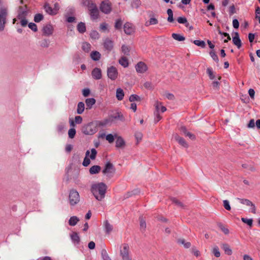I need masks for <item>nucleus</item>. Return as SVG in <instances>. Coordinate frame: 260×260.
Listing matches in <instances>:
<instances>
[{
  "mask_svg": "<svg viewBox=\"0 0 260 260\" xmlns=\"http://www.w3.org/2000/svg\"><path fill=\"white\" fill-rule=\"evenodd\" d=\"M82 121V118L80 116H77L75 118V122L76 123L80 124Z\"/></svg>",
  "mask_w": 260,
  "mask_h": 260,
  "instance_id": "obj_64",
  "label": "nucleus"
},
{
  "mask_svg": "<svg viewBox=\"0 0 260 260\" xmlns=\"http://www.w3.org/2000/svg\"><path fill=\"white\" fill-rule=\"evenodd\" d=\"M100 29L103 31H105L107 30L108 28V24L106 23H102L100 24Z\"/></svg>",
  "mask_w": 260,
  "mask_h": 260,
  "instance_id": "obj_62",
  "label": "nucleus"
},
{
  "mask_svg": "<svg viewBox=\"0 0 260 260\" xmlns=\"http://www.w3.org/2000/svg\"><path fill=\"white\" fill-rule=\"evenodd\" d=\"M66 128L64 123H61L57 126V131L58 133H62Z\"/></svg>",
  "mask_w": 260,
  "mask_h": 260,
  "instance_id": "obj_45",
  "label": "nucleus"
},
{
  "mask_svg": "<svg viewBox=\"0 0 260 260\" xmlns=\"http://www.w3.org/2000/svg\"><path fill=\"white\" fill-rule=\"evenodd\" d=\"M91 75H92V77L96 80H99V79H101V78H102L101 70L98 68H94L91 72Z\"/></svg>",
  "mask_w": 260,
  "mask_h": 260,
  "instance_id": "obj_17",
  "label": "nucleus"
},
{
  "mask_svg": "<svg viewBox=\"0 0 260 260\" xmlns=\"http://www.w3.org/2000/svg\"><path fill=\"white\" fill-rule=\"evenodd\" d=\"M90 37L92 39H98L99 38L100 35L98 31L93 30L91 32Z\"/></svg>",
  "mask_w": 260,
  "mask_h": 260,
  "instance_id": "obj_52",
  "label": "nucleus"
},
{
  "mask_svg": "<svg viewBox=\"0 0 260 260\" xmlns=\"http://www.w3.org/2000/svg\"><path fill=\"white\" fill-rule=\"evenodd\" d=\"M174 138L182 146L187 148L188 145L185 140L182 137H180L178 134H175L174 135Z\"/></svg>",
  "mask_w": 260,
  "mask_h": 260,
  "instance_id": "obj_16",
  "label": "nucleus"
},
{
  "mask_svg": "<svg viewBox=\"0 0 260 260\" xmlns=\"http://www.w3.org/2000/svg\"><path fill=\"white\" fill-rule=\"evenodd\" d=\"M223 206L225 209L230 211L231 209L229 202L228 200H224L223 202Z\"/></svg>",
  "mask_w": 260,
  "mask_h": 260,
  "instance_id": "obj_58",
  "label": "nucleus"
},
{
  "mask_svg": "<svg viewBox=\"0 0 260 260\" xmlns=\"http://www.w3.org/2000/svg\"><path fill=\"white\" fill-rule=\"evenodd\" d=\"M71 238L75 243H78L80 241V238L77 233H73L71 235Z\"/></svg>",
  "mask_w": 260,
  "mask_h": 260,
  "instance_id": "obj_33",
  "label": "nucleus"
},
{
  "mask_svg": "<svg viewBox=\"0 0 260 260\" xmlns=\"http://www.w3.org/2000/svg\"><path fill=\"white\" fill-rule=\"evenodd\" d=\"M91 58L94 60H99L101 57V54L96 51H92L90 54Z\"/></svg>",
  "mask_w": 260,
  "mask_h": 260,
  "instance_id": "obj_28",
  "label": "nucleus"
},
{
  "mask_svg": "<svg viewBox=\"0 0 260 260\" xmlns=\"http://www.w3.org/2000/svg\"><path fill=\"white\" fill-rule=\"evenodd\" d=\"M242 221L245 223L247 224L248 225L251 226L252 224V219H247L245 218H241Z\"/></svg>",
  "mask_w": 260,
  "mask_h": 260,
  "instance_id": "obj_53",
  "label": "nucleus"
},
{
  "mask_svg": "<svg viewBox=\"0 0 260 260\" xmlns=\"http://www.w3.org/2000/svg\"><path fill=\"white\" fill-rule=\"evenodd\" d=\"M143 137V135L141 132H137L135 134V137L137 141H140L142 140Z\"/></svg>",
  "mask_w": 260,
  "mask_h": 260,
  "instance_id": "obj_61",
  "label": "nucleus"
},
{
  "mask_svg": "<svg viewBox=\"0 0 260 260\" xmlns=\"http://www.w3.org/2000/svg\"><path fill=\"white\" fill-rule=\"evenodd\" d=\"M233 42L235 45H236L238 49H240L241 47V41L240 39L239 34L235 32V36L233 37Z\"/></svg>",
  "mask_w": 260,
  "mask_h": 260,
  "instance_id": "obj_18",
  "label": "nucleus"
},
{
  "mask_svg": "<svg viewBox=\"0 0 260 260\" xmlns=\"http://www.w3.org/2000/svg\"><path fill=\"white\" fill-rule=\"evenodd\" d=\"M77 29L80 33H83L86 31L85 24L83 22H80L77 26Z\"/></svg>",
  "mask_w": 260,
  "mask_h": 260,
  "instance_id": "obj_34",
  "label": "nucleus"
},
{
  "mask_svg": "<svg viewBox=\"0 0 260 260\" xmlns=\"http://www.w3.org/2000/svg\"><path fill=\"white\" fill-rule=\"evenodd\" d=\"M91 45L89 43L84 42L82 45V49L85 52H88L90 50Z\"/></svg>",
  "mask_w": 260,
  "mask_h": 260,
  "instance_id": "obj_35",
  "label": "nucleus"
},
{
  "mask_svg": "<svg viewBox=\"0 0 260 260\" xmlns=\"http://www.w3.org/2000/svg\"><path fill=\"white\" fill-rule=\"evenodd\" d=\"M238 199L240 200V203L242 204H244V205H246L248 206L252 205V203L249 200L244 199Z\"/></svg>",
  "mask_w": 260,
  "mask_h": 260,
  "instance_id": "obj_46",
  "label": "nucleus"
},
{
  "mask_svg": "<svg viewBox=\"0 0 260 260\" xmlns=\"http://www.w3.org/2000/svg\"><path fill=\"white\" fill-rule=\"evenodd\" d=\"M81 3L83 6L87 7L88 9L96 5L92 0H82Z\"/></svg>",
  "mask_w": 260,
  "mask_h": 260,
  "instance_id": "obj_22",
  "label": "nucleus"
},
{
  "mask_svg": "<svg viewBox=\"0 0 260 260\" xmlns=\"http://www.w3.org/2000/svg\"><path fill=\"white\" fill-rule=\"evenodd\" d=\"M46 12L50 15L56 14V9L52 8L49 5L46 4L44 6Z\"/></svg>",
  "mask_w": 260,
  "mask_h": 260,
  "instance_id": "obj_20",
  "label": "nucleus"
},
{
  "mask_svg": "<svg viewBox=\"0 0 260 260\" xmlns=\"http://www.w3.org/2000/svg\"><path fill=\"white\" fill-rule=\"evenodd\" d=\"M68 135L69 138L73 139L76 135V130L75 128H71L69 130Z\"/></svg>",
  "mask_w": 260,
  "mask_h": 260,
  "instance_id": "obj_51",
  "label": "nucleus"
},
{
  "mask_svg": "<svg viewBox=\"0 0 260 260\" xmlns=\"http://www.w3.org/2000/svg\"><path fill=\"white\" fill-rule=\"evenodd\" d=\"M115 119H120V120H123V116L122 114L120 113H117L116 115L112 117Z\"/></svg>",
  "mask_w": 260,
  "mask_h": 260,
  "instance_id": "obj_60",
  "label": "nucleus"
},
{
  "mask_svg": "<svg viewBox=\"0 0 260 260\" xmlns=\"http://www.w3.org/2000/svg\"><path fill=\"white\" fill-rule=\"evenodd\" d=\"M154 115H155V122H157L161 119V116L159 115V112L156 111H154Z\"/></svg>",
  "mask_w": 260,
  "mask_h": 260,
  "instance_id": "obj_59",
  "label": "nucleus"
},
{
  "mask_svg": "<svg viewBox=\"0 0 260 260\" xmlns=\"http://www.w3.org/2000/svg\"><path fill=\"white\" fill-rule=\"evenodd\" d=\"M135 69L137 73L143 74L148 70V67L145 62L139 61L136 64Z\"/></svg>",
  "mask_w": 260,
  "mask_h": 260,
  "instance_id": "obj_12",
  "label": "nucleus"
},
{
  "mask_svg": "<svg viewBox=\"0 0 260 260\" xmlns=\"http://www.w3.org/2000/svg\"><path fill=\"white\" fill-rule=\"evenodd\" d=\"M119 63L124 68L127 67L129 64L127 58L124 56L121 57L119 59Z\"/></svg>",
  "mask_w": 260,
  "mask_h": 260,
  "instance_id": "obj_26",
  "label": "nucleus"
},
{
  "mask_svg": "<svg viewBox=\"0 0 260 260\" xmlns=\"http://www.w3.org/2000/svg\"><path fill=\"white\" fill-rule=\"evenodd\" d=\"M89 154L90 151L89 150L86 151L85 153V157L82 163L83 165L85 167L88 166L90 163V159L88 157V156H89L90 159L92 160L94 159L96 156L97 151L94 148H92L91 150V154L90 155Z\"/></svg>",
  "mask_w": 260,
  "mask_h": 260,
  "instance_id": "obj_7",
  "label": "nucleus"
},
{
  "mask_svg": "<svg viewBox=\"0 0 260 260\" xmlns=\"http://www.w3.org/2000/svg\"><path fill=\"white\" fill-rule=\"evenodd\" d=\"M210 55L214 61H215L216 62L218 61V56L214 51L212 50L210 51Z\"/></svg>",
  "mask_w": 260,
  "mask_h": 260,
  "instance_id": "obj_54",
  "label": "nucleus"
},
{
  "mask_svg": "<svg viewBox=\"0 0 260 260\" xmlns=\"http://www.w3.org/2000/svg\"><path fill=\"white\" fill-rule=\"evenodd\" d=\"M129 100L131 102L134 101H140L141 98L136 94H132L129 96Z\"/></svg>",
  "mask_w": 260,
  "mask_h": 260,
  "instance_id": "obj_42",
  "label": "nucleus"
},
{
  "mask_svg": "<svg viewBox=\"0 0 260 260\" xmlns=\"http://www.w3.org/2000/svg\"><path fill=\"white\" fill-rule=\"evenodd\" d=\"M158 20L155 18H150L149 20L147 22H146L145 25L146 26H148L151 25H155L158 23Z\"/></svg>",
  "mask_w": 260,
  "mask_h": 260,
  "instance_id": "obj_30",
  "label": "nucleus"
},
{
  "mask_svg": "<svg viewBox=\"0 0 260 260\" xmlns=\"http://www.w3.org/2000/svg\"><path fill=\"white\" fill-rule=\"evenodd\" d=\"M85 108L84 104L83 102H79L77 106V112L79 114H82Z\"/></svg>",
  "mask_w": 260,
  "mask_h": 260,
  "instance_id": "obj_29",
  "label": "nucleus"
},
{
  "mask_svg": "<svg viewBox=\"0 0 260 260\" xmlns=\"http://www.w3.org/2000/svg\"><path fill=\"white\" fill-rule=\"evenodd\" d=\"M207 72L210 79L212 80L215 78V76L214 75L213 72L211 69L208 68L207 70Z\"/></svg>",
  "mask_w": 260,
  "mask_h": 260,
  "instance_id": "obj_57",
  "label": "nucleus"
},
{
  "mask_svg": "<svg viewBox=\"0 0 260 260\" xmlns=\"http://www.w3.org/2000/svg\"><path fill=\"white\" fill-rule=\"evenodd\" d=\"M141 4L140 0H133L132 3V7L133 8H138Z\"/></svg>",
  "mask_w": 260,
  "mask_h": 260,
  "instance_id": "obj_39",
  "label": "nucleus"
},
{
  "mask_svg": "<svg viewBox=\"0 0 260 260\" xmlns=\"http://www.w3.org/2000/svg\"><path fill=\"white\" fill-rule=\"evenodd\" d=\"M120 255L122 260H132L130 256L129 247L127 244L123 243L120 246Z\"/></svg>",
  "mask_w": 260,
  "mask_h": 260,
  "instance_id": "obj_2",
  "label": "nucleus"
},
{
  "mask_svg": "<svg viewBox=\"0 0 260 260\" xmlns=\"http://www.w3.org/2000/svg\"><path fill=\"white\" fill-rule=\"evenodd\" d=\"M221 248L224 250V252L229 255H231L232 254V250L231 249L230 246L226 243H223L221 245Z\"/></svg>",
  "mask_w": 260,
  "mask_h": 260,
  "instance_id": "obj_21",
  "label": "nucleus"
},
{
  "mask_svg": "<svg viewBox=\"0 0 260 260\" xmlns=\"http://www.w3.org/2000/svg\"><path fill=\"white\" fill-rule=\"evenodd\" d=\"M102 256L103 260H111L110 257L109 256L106 250L103 249L102 251Z\"/></svg>",
  "mask_w": 260,
  "mask_h": 260,
  "instance_id": "obj_44",
  "label": "nucleus"
},
{
  "mask_svg": "<svg viewBox=\"0 0 260 260\" xmlns=\"http://www.w3.org/2000/svg\"><path fill=\"white\" fill-rule=\"evenodd\" d=\"M101 168L98 165L93 166L89 169V173L90 174H98L101 171Z\"/></svg>",
  "mask_w": 260,
  "mask_h": 260,
  "instance_id": "obj_23",
  "label": "nucleus"
},
{
  "mask_svg": "<svg viewBox=\"0 0 260 260\" xmlns=\"http://www.w3.org/2000/svg\"><path fill=\"white\" fill-rule=\"evenodd\" d=\"M53 27L50 24H46L43 27V33L45 36H50L53 34Z\"/></svg>",
  "mask_w": 260,
  "mask_h": 260,
  "instance_id": "obj_14",
  "label": "nucleus"
},
{
  "mask_svg": "<svg viewBox=\"0 0 260 260\" xmlns=\"http://www.w3.org/2000/svg\"><path fill=\"white\" fill-rule=\"evenodd\" d=\"M167 14L168 15V21L169 22H172L174 21L173 19V11L171 9H169L167 10Z\"/></svg>",
  "mask_w": 260,
  "mask_h": 260,
  "instance_id": "obj_37",
  "label": "nucleus"
},
{
  "mask_svg": "<svg viewBox=\"0 0 260 260\" xmlns=\"http://www.w3.org/2000/svg\"><path fill=\"white\" fill-rule=\"evenodd\" d=\"M98 131L97 125L94 122H90L84 125L82 129V132L86 135H92Z\"/></svg>",
  "mask_w": 260,
  "mask_h": 260,
  "instance_id": "obj_5",
  "label": "nucleus"
},
{
  "mask_svg": "<svg viewBox=\"0 0 260 260\" xmlns=\"http://www.w3.org/2000/svg\"><path fill=\"white\" fill-rule=\"evenodd\" d=\"M212 253L216 257H219L220 256V253L219 248L217 246H214L212 249Z\"/></svg>",
  "mask_w": 260,
  "mask_h": 260,
  "instance_id": "obj_41",
  "label": "nucleus"
},
{
  "mask_svg": "<svg viewBox=\"0 0 260 260\" xmlns=\"http://www.w3.org/2000/svg\"><path fill=\"white\" fill-rule=\"evenodd\" d=\"M146 228V223L143 219H140V229L142 232H144Z\"/></svg>",
  "mask_w": 260,
  "mask_h": 260,
  "instance_id": "obj_49",
  "label": "nucleus"
},
{
  "mask_svg": "<svg viewBox=\"0 0 260 260\" xmlns=\"http://www.w3.org/2000/svg\"><path fill=\"white\" fill-rule=\"evenodd\" d=\"M7 9L6 8H0V30L4 29L6 23L7 16Z\"/></svg>",
  "mask_w": 260,
  "mask_h": 260,
  "instance_id": "obj_9",
  "label": "nucleus"
},
{
  "mask_svg": "<svg viewBox=\"0 0 260 260\" xmlns=\"http://www.w3.org/2000/svg\"><path fill=\"white\" fill-rule=\"evenodd\" d=\"M154 107L155 108V111L159 112V110L161 111V112H165L167 110V108L162 105V103L160 102L156 101L154 104Z\"/></svg>",
  "mask_w": 260,
  "mask_h": 260,
  "instance_id": "obj_19",
  "label": "nucleus"
},
{
  "mask_svg": "<svg viewBox=\"0 0 260 260\" xmlns=\"http://www.w3.org/2000/svg\"><path fill=\"white\" fill-rule=\"evenodd\" d=\"M106 139L110 143H112L114 141V136L112 134H108L106 136Z\"/></svg>",
  "mask_w": 260,
  "mask_h": 260,
  "instance_id": "obj_56",
  "label": "nucleus"
},
{
  "mask_svg": "<svg viewBox=\"0 0 260 260\" xmlns=\"http://www.w3.org/2000/svg\"><path fill=\"white\" fill-rule=\"evenodd\" d=\"M87 109H91L92 106L95 103V100L93 98L87 99L85 100Z\"/></svg>",
  "mask_w": 260,
  "mask_h": 260,
  "instance_id": "obj_25",
  "label": "nucleus"
},
{
  "mask_svg": "<svg viewBox=\"0 0 260 260\" xmlns=\"http://www.w3.org/2000/svg\"><path fill=\"white\" fill-rule=\"evenodd\" d=\"M107 76L111 80H115L118 76V72L116 68L114 66L108 68Z\"/></svg>",
  "mask_w": 260,
  "mask_h": 260,
  "instance_id": "obj_10",
  "label": "nucleus"
},
{
  "mask_svg": "<svg viewBox=\"0 0 260 260\" xmlns=\"http://www.w3.org/2000/svg\"><path fill=\"white\" fill-rule=\"evenodd\" d=\"M102 173L104 175L106 176L107 178L111 179L115 174V168L112 164L108 162L105 165V168L102 171Z\"/></svg>",
  "mask_w": 260,
  "mask_h": 260,
  "instance_id": "obj_3",
  "label": "nucleus"
},
{
  "mask_svg": "<svg viewBox=\"0 0 260 260\" xmlns=\"http://www.w3.org/2000/svg\"><path fill=\"white\" fill-rule=\"evenodd\" d=\"M105 227L107 233H110L113 230L112 225H111L107 221L105 222Z\"/></svg>",
  "mask_w": 260,
  "mask_h": 260,
  "instance_id": "obj_40",
  "label": "nucleus"
},
{
  "mask_svg": "<svg viewBox=\"0 0 260 260\" xmlns=\"http://www.w3.org/2000/svg\"><path fill=\"white\" fill-rule=\"evenodd\" d=\"M122 25V21L120 19H117L115 24V28L117 29H121Z\"/></svg>",
  "mask_w": 260,
  "mask_h": 260,
  "instance_id": "obj_43",
  "label": "nucleus"
},
{
  "mask_svg": "<svg viewBox=\"0 0 260 260\" xmlns=\"http://www.w3.org/2000/svg\"><path fill=\"white\" fill-rule=\"evenodd\" d=\"M124 94L123 90L120 88H118L116 90V96L118 100L121 101L124 97Z\"/></svg>",
  "mask_w": 260,
  "mask_h": 260,
  "instance_id": "obj_24",
  "label": "nucleus"
},
{
  "mask_svg": "<svg viewBox=\"0 0 260 260\" xmlns=\"http://www.w3.org/2000/svg\"><path fill=\"white\" fill-rule=\"evenodd\" d=\"M43 19V16L41 14H37L35 16L34 21L36 22H39Z\"/></svg>",
  "mask_w": 260,
  "mask_h": 260,
  "instance_id": "obj_47",
  "label": "nucleus"
},
{
  "mask_svg": "<svg viewBox=\"0 0 260 260\" xmlns=\"http://www.w3.org/2000/svg\"><path fill=\"white\" fill-rule=\"evenodd\" d=\"M69 201L71 206H75L79 202L80 196L76 190L72 189L70 190L69 196Z\"/></svg>",
  "mask_w": 260,
  "mask_h": 260,
  "instance_id": "obj_6",
  "label": "nucleus"
},
{
  "mask_svg": "<svg viewBox=\"0 0 260 260\" xmlns=\"http://www.w3.org/2000/svg\"><path fill=\"white\" fill-rule=\"evenodd\" d=\"M177 21L179 23L185 24L186 27L188 26L189 23L187 22V20L186 18L183 17H179L177 19Z\"/></svg>",
  "mask_w": 260,
  "mask_h": 260,
  "instance_id": "obj_38",
  "label": "nucleus"
},
{
  "mask_svg": "<svg viewBox=\"0 0 260 260\" xmlns=\"http://www.w3.org/2000/svg\"><path fill=\"white\" fill-rule=\"evenodd\" d=\"M88 10L90 18L92 20H95L99 18L100 12L96 5H93V6L89 8Z\"/></svg>",
  "mask_w": 260,
  "mask_h": 260,
  "instance_id": "obj_11",
  "label": "nucleus"
},
{
  "mask_svg": "<svg viewBox=\"0 0 260 260\" xmlns=\"http://www.w3.org/2000/svg\"><path fill=\"white\" fill-rule=\"evenodd\" d=\"M79 220V219L77 216H74L70 218L69 223L71 226H74L77 224Z\"/></svg>",
  "mask_w": 260,
  "mask_h": 260,
  "instance_id": "obj_31",
  "label": "nucleus"
},
{
  "mask_svg": "<svg viewBox=\"0 0 260 260\" xmlns=\"http://www.w3.org/2000/svg\"><path fill=\"white\" fill-rule=\"evenodd\" d=\"M27 15V12L22 10V7H20L17 16V19L20 21V24L22 27H25L28 23V21L26 19Z\"/></svg>",
  "mask_w": 260,
  "mask_h": 260,
  "instance_id": "obj_4",
  "label": "nucleus"
},
{
  "mask_svg": "<svg viewBox=\"0 0 260 260\" xmlns=\"http://www.w3.org/2000/svg\"><path fill=\"white\" fill-rule=\"evenodd\" d=\"M100 9L103 13L108 14L112 11V3L109 0L101 2Z\"/></svg>",
  "mask_w": 260,
  "mask_h": 260,
  "instance_id": "obj_8",
  "label": "nucleus"
},
{
  "mask_svg": "<svg viewBox=\"0 0 260 260\" xmlns=\"http://www.w3.org/2000/svg\"><path fill=\"white\" fill-rule=\"evenodd\" d=\"M178 243L179 244H183L185 248H188L190 247L191 244L190 242H186L185 240L183 239H180L178 240Z\"/></svg>",
  "mask_w": 260,
  "mask_h": 260,
  "instance_id": "obj_36",
  "label": "nucleus"
},
{
  "mask_svg": "<svg viewBox=\"0 0 260 260\" xmlns=\"http://www.w3.org/2000/svg\"><path fill=\"white\" fill-rule=\"evenodd\" d=\"M107 186L103 182L93 184L91 187V192L98 201H102L105 197Z\"/></svg>",
  "mask_w": 260,
  "mask_h": 260,
  "instance_id": "obj_1",
  "label": "nucleus"
},
{
  "mask_svg": "<svg viewBox=\"0 0 260 260\" xmlns=\"http://www.w3.org/2000/svg\"><path fill=\"white\" fill-rule=\"evenodd\" d=\"M122 52L125 55H128L129 52V47L125 45H122L121 47Z\"/></svg>",
  "mask_w": 260,
  "mask_h": 260,
  "instance_id": "obj_50",
  "label": "nucleus"
},
{
  "mask_svg": "<svg viewBox=\"0 0 260 260\" xmlns=\"http://www.w3.org/2000/svg\"><path fill=\"white\" fill-rule=\"evenodd\" d=\"M124 31L127 35H131L135 31V27L133 24L126 22L123 26Z\"/></svg>",
  "mask_w": 260,
  "mask_h": 260,
  "instance_id": "obj_13",
  "label": "nucleus"
},
{
  "mask_svg": "<svg viewBox=\"0 0 260 260\" xmlns=\"http://www.w3.org/2000/svg\"><path fill=\"white\" fill-rule=\"evenodd\" d=\"M172 37L174 40L178 41H183L185 40V37L180 34L173 33L172 35Z\"/></svg>",
  "mask_w": 260,
  "mask_h": 260,
  "instance_id": "obj_32",
  "label": "nucleus"
},
{
  "mask_svg": "<svg viewBox=\"0 0 260 260\" xmlns=\"http://www.w3.org/2000/svg\"><path fill=\"white\" fill-rule=\"evenodd\" d=\"M125 142L123 139L121 137H118L116 141V147L121 148L124 147Z\"/></svg>",
  "mask_w": 260,
  "mask_h": 260,
  "instance_id": "obj_27",
  "label": "nucleus"
},
{
  "mask_svg": "<svg viewBox=\"0 0 260 260\" xmlns=\"http://www.w3.org/2000/svg\"><path fill=\"white\" fill-rule=\"evenodd\" d=\"M104 48L108 51H110L113 48V42L109 38H107L104 42Z\"/></svg>",
  "mask_w": 260,
  "mask_h": 260,
  "instance_id": "obj_15",
  "label": "nucleus"
},
{
  "mask_svg": "<svg viewBox=\"0 0 260 260\" xmlns=\"http://www.w3.org/2000/svg\"><path fill=\"white\" fill-rule=\"evenodd\" d=\"M254 126H255L254 120L253 119H252L249 121V122L247 125V127L248 128H253L254 127Z\"/></svg>",
  "mask_w": 260,
  "mask_h": 260,
  "instance_id": "obj_63",
  "label": "nucleus"
},
{
  "mask_svg": "<svg viewBox=\"0 0 260 260\" xmlns=\"http://www.w3.org/2000/svg\"><path fill=\"white\" fill-rule=\"evenodd\" d=\"M28 27L29 28H30L32 30L36 32L38 30L37 26V25L34 23H30L28 24Z\"/></svg>",
  "mask_w": 260,
  "mask_h": 260,
  "instance_id": "obj_55",
  "label": "nucleus"
},
{
  "mask_svg": "<svg viewBox=\"0 0 260 260\" xmlns=\"http://www.w3.org/2000/svg\"><path fill=\"white\" fill-rule=\"evenodd\" d=\"M193 43L198 46H200V47H202L203 48L205 47V43L204 41H200V40H194L193 41Z\"/></svg>",
  "mask_w": 260,
  "mask_h": 260,
  "instance_id": "obj_48",
  "label": "nucleus"
}]
</instances>
